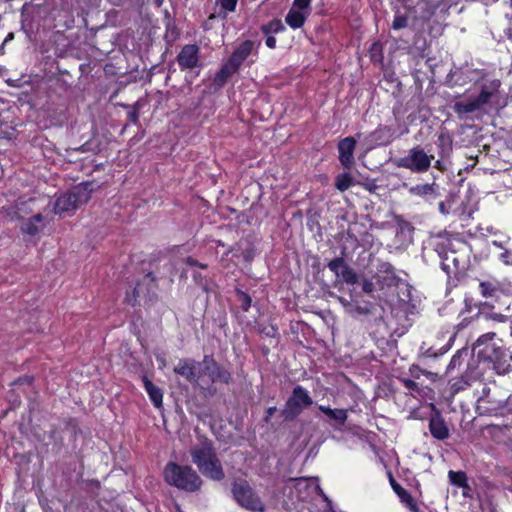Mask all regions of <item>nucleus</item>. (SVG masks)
Segmentation results:
<instances>
[{
	"label": "nucleus",
	"instance_id": "1",
	"mask_svg": "<svg viewBox=\"0 0 512 512\" xmlns=\"http://www.w3.org/2000/svg\"><path fill=\"white\" fill-rule=\"evenodd\" d=\"M190 454L193 463L205 477L216 481L224 478L222 464L210 441L204 440L193 446Z\"/></svg>",
	"mask_w": 512,
	"mask_h": 512
},
{
	"label": "nucleus",
	"instance_id": "2",
	"mask_svg": "<svg viewBox=\"0 0 512 512\" xmlns=\"http://www.w3.org/2000/svg\"><path fill=\"white\" fill-rule=\"evenodd\" d=\"M165 481L178 489L194 492L200 489L202 479L191 466H181L170 462L164 469Z\"/></svg>",
	"mask_w": 512,
	"mask_h": 512
},
{
	"label": "nucleus",
	"instance_id": "3",
	"mask_svg": "<svg viewBox=\"0 0 512 512\" xmlns=\"http://www.w3.org/2000/svg\"><path fill=\"white\" fill-rule=\"evenodd\" d=\"M449 240L444 244L447 251L440 252L441 268L449 275L465 268L468 245L460 239Z\"/></svg>",
	"mask_w": 512,
	"mask_h": 512
},
{
	"label": "nucleus",
	"instance_id": "4",
	"mask_svg": "<svg viewBox=\"0 0 512 512\" xmlns=\"http://www.w3.org/2000/svg\"><path fill=\"white\" fill-rule=\"evenodd\" d=\"M500 85L501 83L497 79L485 83L477 97L470 98L468 101L456 102L453 106L455 113L461 116L479 111L498 93Z\"/></svg>",
	"mask_w": 512,
	"mask_h": 512
},
{
	"label": "nucleus",
	"instance_id": "5",
	"mask_svg": "<svg viewBox=\"0 0 512 512\" xmlns=\"http://www.w3.org/2000/svg\"><path fill=\"white\" fill-rule=\"evenodd\" d=\"M434 155L427 154L420 146L411 148L407 155L394 160L398 168H405L413 173H425L431 167Z\"/></svg>",
	"mask_w": 512,
	"mask_h": 512
},
{
	"label": "nucleus",
	"instance_id": "6",
	"mask_svg": "<svg viewBox=\"0 0 512 512\" xmlns=\"http://www.w3.org/2000/svg\"><path fill=\"white\" fill-rule=\"evenodd\" d=\"M232 493L237 503L251 512H265V505L248 483L235 482Z\"/></svg>",
	"mask_w": 512,
	"mask_h": 512
},
{
	"label": "nucleus",
	"instance_id": "7",
	"mask_svg": "<svg viewBox=\"0 0 512 512\" xmlns=\"http://www.w3.org/2000/svg\"><path fill=\"white\" fill-rule=\"evenodd\" d=\"M312 404L313 400L308 391L298 385L293 389L291 396L286 401L281 412L282 416L285 420H293L300 415L305 408Z\"/></svg>",
	"mask_w": 512,
	"mask_h": 512
},
{
	"label": "nucleus",
	"instance_id": "8",
	"mask_svg": "<svg viewBox=\"0 0 512 512\" xmlns=\"http://www.w3.org/2000/svg\"><path fill=\"white\" fill-rule=\"evenodd\" d=\"M203 360L197 362L193 359H180L174 372L183 376L194 386L203 387Z\"/></svg>",
	"mask_w": 512,
	"mask_h": 512
},
{
	"label": "nucleus",
	"instance_id": "9",
	"mask_svg": "<svg viewBox=\"0 0 512 512\" xmlns=\"http://www.w3.org/2000/svg\"><path fill=\"white\" fill-rule=\"evenodd\" d=\"M378 282L381 283L382 287L397 286L400 290L407 292L405 298L401 297V300L407 302L410 300V287L409 285L399 279L395 275L394 267L390 263H382L378 269Z\"/></svg>",
	"mask_w": 512,
	"mask_h": 512
},
{
	"label": "nucleus",
	"instance_id": "10",
	"mask_svg": "<svg viewBox=\"0 0 512 512\" xmlns=\"http://www.w3.org/2000/svg\"><path fill=\"white\" fill-rule=\"evenodd\" d=\"M203 384L208 382H223L228 383L230 381V373L223 370L211 356H204L203 358Z\"/></svg>",
	"mask_w": 512,
	"mask_h": 512
},
{
	"label": "nucleus",
	"instance_id": "11",
	"mask_svg": "<svg viewBox=\"0 0 512 512\" xmlns=\"http://www.w3.org/2000/svg\"><path fill=\"white\" fill-rule=\"evenodd\" d=\"M328 268L336 275L337 278H341L346 284L354 285L358 282L356 272L342 257L332 259L328 263Z\"/></svg>",
	"mask_w": 512,
	"mask_h": 512
},
{
	"label": "nucleus",
	"instance_id": "12",
	"mask_svg": "<svg viewBox=\"0 0 512 512\" xmlns=\"http://www.w3.org/2000/svg\"><path fill=\"white\" fill-rule=\"evenodd\" d=\"M155 278L152 273H148L143 277V280L139 282L132 292L126 293V301L134 306L139 299L146 298L150 293L154 292Z\"/></svg>",
	"mask_w": 512,
	"mask_h": 512
},
{
	"label": "nucleus",
	"instance_id": "13",
	"mask_svg": "<svg viewBox=\"0 0 512 512\" xmlns=\"http://www.w3.org/2000/svg\"><path fill=\"white\" fill-rule=\"evenodd\" d=\"M257 50V45L252 40H246L240 43L227 62L236 70L240 68L241 64Z\"/></svg>",
	"mask_w": 512,
	"mask_h": 512
},
{
	"label": "nucleus",
	"instance_id": "14",
	"mask_svg": "<svg viewBox=\"0 0 512 512\" xmlns=\"http://www.w3.org/2000/svg\"><path fill=\"white\" fill-rule=\"evenodd\" d=\"M289 481L294 483L293 488L300 501H306L313 493L320 491V487L311 478H291Z\"/></svg>",
	"mask_w": 512,
	"mask_h": 512
},
{
	"label": "nucleus",
	"instance_id": "15",
	"mask_svg": "<svg viewBox=\"0 0 512 512\" xmlns=\"http://www.w3.org/2000/svg\"><path fill=\"white\" fill-rule=\"evenodd\" d=\"M355 147L356 140L353 137L343 138L338 143L339 161L345 169H351L355 163Z\"/></svg>",
	"mask_w": 512,
	"mask_h": 512
},
{
	"label": "nucleus",
	"instance_id": "16",
	"mask_svg": "<svg viewBox=\"0 0 512 512\" xmlns=\"http://www.w3.org/2000/svg\"><path fill=\"white\" fill-rule=\"evenodd\" d=\"M199 48L196 45H185L177 56L182 70L194 69L199 66Z\"/></svg>",
	"mask_w": 512,
	"mask_h": 512
},
{
	"label": "nucleus",
	"instance_id": "17",
	"mask_svg": "<svg viewBox=\"0 0 512 512\" xmlns=\"http://www.w3.org/2000/svg\"><path fill=\"white\" fill-rule=\"evenodd\" d=\"M495 333L481 335L474 344L473 350L481 359L491 358L492 349H495L500 343L495 341Z\"/></svg>",
	"mask_w": 512,
	"mask_h": 512
},
{
	"label": "nucleus",
	"instance_id": "18",
	"mask_svg": "<svg viewBox=\"0 0 512 512\" xmlns=\"http://www.w3.org/2000/svg\"><path fill=\"white\" fill-rule=\"evenodd\" d=\"M318 408L327 416V422L335 429H340L348 418V410L346 409H332L324 405H319Z\"/></svg>",
	"mask_w": 512,
	"mask_h": 512
},
{
	"label": "nucleus",
	"instance_id": "19",
	"mask_svg": "<svg viewBox=\"0 0 512 512\" xmlns=\"http://www.w3.org/2000/svg\"><path fill=\"white\" fill-rule=\"evenodd\" d=\"M429 430L437 440H445L449 437V429L438 411L429 420Z\"/></svg>",
	"mask_w": 512,
	"mask_h": 512
},
{
	"label": "nucleus",
	"instance_id": "20",
	"mask_svg": "<svg viewBox=\"0 0 512 512\" xmlns=\"http://www.w3.org/2000/svg\"><path fill=\"white\" fill-rule=\"evenodd\" d=\"M491 358H485L484 360L493 363L494 369L498 373H505L509 370L510 364L508 363V353L503 349L502 345L499 344L495 349L491 351Z\"/></svg>",
	"mask_w": 512,
	"mask_h": 512
},
{
	"label": "nucleus",
	"instance_id": "21",
	"mask_svg": "<svg viewBox=\"0 0 512 512\" xmlns=\"http://www.w3.org/2000/svg\"><path fill=\"white\" fill-rule=\"evenodd\" d=\"M409 193L414 196L423 197L426 200L432 201L439 196V186L436 183L419 184L409 189Z\"/></svg>",
	"mask_w": 512,
	"mask_h": 512
},
{
	"label": "nucleus",
	"instance_id": "22",
	"mask_svg": "<svg viewBox=\"0 0 512 512\" xmlns=\"http://www.w3.org/2000/svg\"><path fill=\"white\" fill-rule=\"evenodd\" d=\"M479 291L485 298H497L503 292V286L498 280L491 278L479 283Z\"/></svg>",
	"mask_w": 512,
	"mask_h": 512
},
{
	"label": "nucleus",
	"instance_id": "23",
	"mask_svg": "<svg viewBox=\"0 0 512 512\" xmlns=\"http://www.w3.org/2000/svg\"><path fill=\"white\" fill-rule=\"evenodd\" d=\"M93 183L85 182L74 187L70 192L73 198L76 200L78 207L88 202L93 191Z\"/></svg>",
	"mask_w": 512,
	"mask_h": 512
},
{
	"label": "nucleus",
	"instance_id": "24",
	"mask_svg": "<svg viewBox=\"0 0 512 512\" xmlns=\"http://www.w3.org/2000/svg\"><path fill=\"white\" fill-rule=\"evenodd\" d=\"M78 207L76 200L73 198L71 192L61 194L55 201L54 211L57 214L74 210Z\"/></svg>",
	"mask_w": 512,
	"mask_h": 512
},
{
	"label": "nucleus",
	"instance_id": "25",
	"mask_svg": "<svg viewBox=\"0 0 512 512\" xmlns=\"http://www.w3.org/2000/svg\"><path fill=\"white\" fill-rule=\"evenodd\" d=\"M309 15V12L292 6L285 17V21L292 29H298L303 26Z\"/></svg>",
	"mask_w": 512,
	"mask_h": 512
},
{
	"label": "nucleus",
	"instance_id": "26",
	"mask_svg": "<svg viewBox=\"0 0 512 512\" xmlns=\"http://www.w3.org/2000/svg\"><path fill=\"white\" fill-rule=\"evenodd\" d=\"M44 225V217L41 214H36L31 218L23 221L21 224V231L28 235H36Z\"/></svg>",
	"mask_w": 512,
	"mask_h": 512
},
{
	"label": "nucleus",
	"instance_id": "27",
	"mask_svg": "<svg viewBox=\"0 0 512 512\" xmlns=\"http://www.w3.org/2000/svg\"><path fill=\"white\" fill-rule=\"evenodd\" d=\"M145 390L149 395L152 403L155 407L160 408L163 402V394L162 391L156 387L149 379H143Z\"/></svg>",
	"mask_w": 512,
	"mask_h": 512
},
{
	"label": "nucleus",
	"instance_id": "28",
	"mask_svg": "<svg viewBox=\"0 0 512 512\" xmlns=\"http://www.w3.org/2000/svg\"><path fill=\"white\" fill-rule=\"evenodd\" d=\"M391 485L396 492V494L399 496L401 501L409 507V509L412 512H418V507L414 503V500L412 496L404 489L402 488L398 483H396L393 479H391Z\"/></svg>",
	"mask_w": 512,
	"mask_h": 512
},
{
	"label": "nucleus",
	"instance_id": "29",
	"mask_svg": "<svg viewBox=\"0 0 512 512\" xmlns=\"http://www.w3.org/2000/svg\"><path fill=\"white\" fill-rule=\"evenodd\" d=\"M237 71L228 63L226 62L222 68L216 73L213 83L217 87H222L229 77H231L233 74H235Z\"/></svg>",
	"mask_w": 512,
	"mask_h": 512
},
{
	"label": "nucleus",
	"instance_id": "30",
	"mask_svg": "<svg viewBox=\"0 0 512 512\" xmlns=\"http://www.w3.org/2000/svg\"><path fill=\"white\" fill-rule=\"evenodd\" d=\"M353 185V179L349 173H342L336 177L335 187L344 192Z\"/></svg>",
	"mask_w": 512,
	"mask_h": 512
},
{
	"label": "nucleus",
	"instance_id": "31",
	"mask_svg": "<svg viewBox=\"0 0 512 512\" xmlns=\"http://www.w3.org/2000/svg\"><path fill=\"white\" fill-rule=\"evenodd\" d=\"M397 221V235H401L404 238H410L413 227L411 224L400 217H396Z\"/></svg>",
	"mask_w": 512,
	"mask_h": 512
},
{
	"label": "nucleus",
	"instance_id": "32",
	"mask_svg": "<svg viewBox=\"0 0 512 512\" xmlns=\"http://www.w3.org/2000/svg\"><path fill=\"white\" fill-rule=\"evenodd\" d=\"M285 29L283 23L278 20V19H275V20H272L271 22H269L268 24L264 25L262 27V31L263 33L265 34H271V33H279L281 31H283Z\"/></svg>",
	"mask_w": 512,
	"mask_h": 512
},
{
	"label": "nucleus",
	"instance_id": "33",
	"mask_svg": "<svg viewBox=\"0 0 512 512\" xmlns=\"http://www.w3.org/2000/svg\"><path fill=\"white\" fill-rule=\"evenodd\" d=\"M376 139L381 140L383 144H388L393 140V131L390 127H383L375 131Z\"/></svg>",
	"mask_w": 512,
	"mask_h": 512
},
{
	"label": "nucleus",
	"instance_id": "34",
	"mask_svg": "<svg viewBox=\"0 0 512 512\" xmlns=\"http://www.w3.org/2000/svg\"><path fill=\"white\" fill-rule=\"evenodd\" d=\"M449 478L453 484H455L459 487L464 486L466 483V480H467L466 474L461 471H459V472L450 471Z\"/></svg>",
	"mask_w": 512,
	"mask_h": 512
},
{
	"label": "nucleus",
	"instance_id": "35",
	"mask_svg": "<svg viewBox=\"0 0 512 512\" xmlns=\"http://www.w3.org/2000/svg\"><path fill=\"white\" fill-rule=\"evenodd\" d=\"M238 300L241 303V307L244 311H248L251 306V298L248 294L242 291H237Z\"/></svg>",
	"mask_w": 512,
	"mask_h": 512
},
{
	"label": "nucleus",
	"instance_id": "36",
	"mask_svg": "<svg viewBox=\"0 0 512 512\" xmlns=\"http://www.w3.org/2000/svg\"><path fill=\"white\" fill-rule=\"evenodd\" d=\"M311 1L312 0H294L292 6L305 12H311Z\"/></svg>",
	"mask_w": 512,
	"mask_h": 512
},
{
	"label": "nucleus",
	"instance_id": "37",
	"mask_svg": "<svg viewBox=\"0 0 512 512\" xmlns=\"http://www.w3.org/2000/svg\"><path fill=\"white\" fill-rule=\"evenodd\" d=\"M401 382L405 388L411 391H419V385L415 381L408 379V378H402Z\"/></svg>",
	"mask_w": 512,
	"mask_h": 512
},
{
	"label": "nucleus",
	"instance_id": "38",
	"mask_svg": "<svg viewBox=\"0 0 512 512\" xmlns=\"http://www.w3.org/2000/svg\"><path fill=\"white\" fill-rule=\"evenodd\" d=\"M238 0H219L221 7L227 11H234Z\"/></svg>",
	"mask_w": 512,
	"mask_h": 512
},
{
	"label": "nucleus",
	"instance_id": "39",
	"mask_svg": "<svg viewBox=\"0 0 512 512\" xmlns=\"http://www.w3.org/2000/svg\"><path fill=\"white\" fill-rule=\"evenodd\" d=\"M362 290L368 294L372 293L375 290L374 283L368 279L363 280Z\"/></svg>",
	"mask_w": 512,
	"mask_h": 512
},
{
	"label": "nucleus",
	"instance_id": "40",
	"mask_svg": "<svg viewBox=\"0 0 512 512\" xmlns=\"http://www.w3.org/2000/svg\"><path fill=\"white\" fill-rule=\"evenodd\" d=\"M406 26V19L405 18H396L393 22V28L394 29H401Z\"/></svg>",
	"mask_w": 512,
	"mask_h": 512
},
{
	"label": "nucleus",
	"instance_id": "41",
	"mask_svg": "<svg viewBox=\"0 0 512 512\" xmlns=\"http://www.w3.org/2000/svg\"><path fill=\"white\" fill-rule=\"evenodd\" d=\"M490 319L497 322H505L507 320V316L500 313H492L490 314Z\"/></svg>",
	"mask_w": 512,
	"mask_h": 512
},
{
	"label": "nucleus",
	"instance_id": "42",
	"mask_svg": "<svg viewBox=\"0 0 512 512\" xmlns=\"http://www.w3.org/2000/svg\"><path fill=\"white\" fill-rule=\"evenodd\" d=\"M265 44L270 49H274L276 47V38L274 36H268L266 38Z\"/></svg>",
	"mask_w": 512,
	"mask_h": 512
},
{
	"label": "nucleus",
	"instance_id": "43",
	"mask_svg": "<svg viewBox=\"0 0 512 512\" xmlns=\"http://www.w3.org/2000/svg\"><path fill=\"white\" fill-rule=\"evenodd\" d=\"M128 117H129L131 122L137 123L138 117H139V113L136 110L131 111V112L128 113Z\"/></svg>",
	"mask_w": 512,
	"mask_h": 512
},
{
	"label": "nucleus",
	"instance_id": "44",
	"mask_svg": "<svg viewBox=\"0 0 512 512\" xmlns=\"http://www.w3.org/2000/svg\"><path fill=\"white\" fill-rule=\"evenodd\" d=\"M186 263H187V264H189L190 266H196V265H198V262H197L195 259L191 258V257H188V258L186 259ZM199 266H200L201 268H203V269L207 267L205 264H199Z\"/></svg>",
	"mask_w": 512,
	"mask_h": 512
},
{
	"label": "nucleus",
	"instance_id": "45",
	"mask_svg": "<svg viewBox=\"0 0 512 512\" xmlns=\"http://www.w3.org/2000/svg\"><path fill=\"white\" fill-rule=\"evenodd\" d=\"M276 412V407H269L266 411L265 420L269 421L273 414Z\"/></svg>",
	"mask_w": 512,
	"mask_h": 512
},
{
	"label": "nucleus",
	"instance_id": "46",
	"mask_svg": "<svg viewBox=\"0 0 512 512\" xmlns=\"http://www.w3.org/2000/svg\"><path fill=\"white\" fill-rule=\"evenodd\" d=\"M500 258L504 263L508 264L509 263V252L507 250H505L503 253L500 254Z\"/></svg>",
	"mask_w": 512,
	"mask_h": 512
},
{
	"label": "nucleus",
	"instance_id": "47",
	"mask_svg": "<svg viewBox=\"0 0 512 512\" xmlns=\"http://www.w3.org/2000/svg\"><path fill=\"white\" fill-rule=\"evenodd\" d=\"M24 382L28 383V384H31L32 383V378L31 377L19 378L16 383H24Z\"/></svg>",
	"mask_w": 512,
	"mask_h": 512
},
{
	"label": "nucleus",
	"instance_id": "48",
	"mask_svg": "<svg viewBox=\"0 0 512 512\" xmlns=\"http://www.w3.org/2000/svg\"><path fill=\"white\" fill-rule=\"evenodd\" d=\"M435 168H436V169H438V170H440V171H443V170L445 169V168H444V166H443V164H442V162H441L440 160H437V161L435 162Z\"/></svg>",
	"mask_w": 512,
	"mask_h": 512
},
{
	"label": "nucleus",
	"instance_id": "49",
	"mask_svg": "<svg viewBox=\"0 0 512 512\" xmlns=\"http://www.w3.org/2000/svg\"><path fill=\"white\" fill-rule=\"evenodd\" d=\"M439 210H440V212H441L442 214H447V213H448V212L446 211V209H445V204H444V202H440V203H439Z\"/></svg>",
	"mask_w": 512,
	"mask_h": 512
},
{
	"label": "nucleus",
	"instance_id": "50",
	"mask_svg": "<svg viewBox=\"0 0 512 512\" xmlns=\"http://www.w3.org/2000/svg\"><path fill=\"white\" fill-rule=\"evenodd\" d=\"M356 310L360 314H367L369 312V310L367 308H361V307H357Z\"/></svg>",
	"mask_w": 512,
	"mask_h": 512
},
{
	"label": "nucleus",
	"instance_id": "51",
	"mask_svg": "<svg viewBox=\"0 0 512 512\" xmlns=\"http://www.w3.org/2000/svg\"><path fill=\"white\" fill-rule=\"evenodd\" d=\"M152 3H154L157 7H160L164 0H150Z\"/></svg>",
	"mask_w": 512,
	"mask_h": 512
},
{
	"label": "nucleus",
	"instance_id": "52",
	"mask_svg": "<svg viewBox=\"0 0 512 512\" xmlns=\"http://www.w3.org/2000/svg\"><path fill=\"white\" fill-rule=\"evenodd\" d=\"M492 244H493V245H495V246L501 247V245H500V244H498V242H497V241H492Z\"/></svg>",
	"mask_w": 512,
	"mask_h": 512
},
{
	"label": "nucleus",
	"instance_id": "53",
	"mask_svg": "<svg viewBox=\"0 0 512 512\" xmlns=\"http://www.w3.org/2000/svg\"><path fill=\"white\" fill-rule=\"evenodd\" d=\"M19 403H20V401H19L18 399H15V400L13 401V405H18Z\"/></svg>",
	"mask_w": 512,
	"mask_h": 512
},
{
	"label": "nucleus",
	"instance_id": "54",
	"mask_svg": "<svg viewBox=\"0 0 512 512\" xmlns=\"http://www.w3.org/2000/svg\"><path fill=\"white\" fill-rule=\"evenodd\" d=\"M377 48H378V44L374 43V44L372 45V49L374 50V49H377Z\"/></svg>",
	"mask_w": 512,
	"mask_h": 512
},
{
	"label": "nucleus",
	"instance_id": "55",
	"mask_svg": "<svg viewBox=\"0 0 512 512\" xmlns=\"http://www.w3.org/2000/svg\"><path fill=\"white\" fill-rule=\"evenodd\" d=\"M340 301L343 305H347V303H345V301L342 298H340Z\"/></svg>",
	"mask_w": 512,
	"mask_h": 512
},
{
	"label": "nucleus",
	"instance_id": "56",
	"mask_svg": "<svg viewBox=\"0 0 512 512\" xmlns=\"http://www.w3.org/2000/svg\"><path fill=\"white\" fill-rule=\"evenodd\" d=\"M508 358L510 359V361H512V354H508L507 359Z\"/></svg>",
	"mask_w": 512,
	"mask_h": 512
},
{
	"label": "nucleus",
	"instance_id": "57",
	"mask_svg": "<svg viewBox=\"0 0 512 512\" xmlns=\"http://www.w3.org/2000/svg\"><path fill=\"white\" fill-rule=\"evenodd\" d=\"M412 374L414 377H418V374H415L413 371H412Z\"/></svg>",
	"mask_w": 512,
	"mask_h": 512
}]
</instances>
